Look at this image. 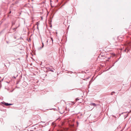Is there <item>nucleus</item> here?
I'll return each instance as SVG.
<instances>
[{"label": "nucleus", "instance_id": "nucleus-11", "mask_svg": "<svg viewBox=\"0 0 131 131\" xmlns=\"http://www.w3.org/2000/svg\"><path fill=\"white\" fill-rule=\"evenodd\" d=\"M51 71H52V72H53V70H51Z\"/></svg>", "mask_w": 131, "mask_h": 131}, {"label": "nucleus", "instance_id": "nucleus-13", "mask_svg": "<svg viewBox=\"0 0 131 131\" xmlns=\"http://www.w3.org/2000/svg\"><path fill=\"white\" fill-rule=\"evenodd\" d=\"M11 11H10V12H9V13H11Z\"/></svg>", "mask_w": 131, "mask_h": 131}, {"label": "nucleus", "instance_id": "nucleus-2", "mask_svg": "<svg viewBox=\"0 0 131 131\" xmlns=\"http://www.w3.org/2000/svg\"><path fill=\"white\" fill-rule=\"evenodd\" d=\"M90 105L91 106H96V105L95 104V103H91L90 104Z\"/></svg>", "mask_w": 131, "mask_h": 131}, {"label": "nucleus", "instance_id": "nucleus-5", "mask_svg": "<svg viewBox=\"0 0 131 131\" xmlns=\"http://www.w3.org/2000/svg\"><path fill=\"white\" fill-rule=\"evenodd\" d=\"M17 75H16V77H15V76H13V78H14L15 79V78H16V77H17Z\"/></svg>", "mask_w": 131, "mask_h": 131}, {"label": "nucleus", "instance_id": "nucleus-8", "mask_svg": "<svg viewBox=\"0 0 131 131\" xmlns=\"http://www.w3.org/2000/svg\"><path fill=\"white\" fill-rule=\"evenodd\" d=\"M79 100V99H78V98H77L76 99V100L77 101L78 100Z\"/></svg>", "mask_w": 131, "mask_h": 131}, {"label": "nucleus", "instance_id": "nucleus-14", "mask_svg": "<svg viewBox=\"0 0 131 131\" xmlns=\"http://www.w3.org/2000/svg\"><path fill=\"white\" fill-rule=\"evenodd\" d=\"M58 131H59V130H58Z\"/></svg>", "mask_w": 131, "mask_h": 131}, {"label": "nucleus", "instance_id": "nucleus-3", "mask_svg": "<svg viewBox=\"0 0 131 131\" xmlns=\"http://www.w3.org/2000/svg\"><path fill=\"white\" fill-rule=\"evenodd\" d=\"M46 54L47 55H48L49 54V53L48 52V51H46Z\"/></svg>", "mask_w": 131, "mask_h": 131}, {"label": "nucleus", "instance_id": "nucleus-10", "mask_svg": "<svg viewBox=\"0 0 131 131\" xmlns=\"http://www.w3.org/2000/svg\"><path fill=\"white\" fill-rule=\"evenodd\" d=\"M17 27H16V28H14V29H16V28H17Z\"/></svg>", "mask_w": 131, "mask_h": 131}, {"label": "nucleus", "instance_id": "nucleus-6", "mask_svg": "<svg viewBox=\"0 0 131 131\" xmlns=\"http://www.w3.org/2000/svg\"><path fill=\"white\" fill-rule=\"evenodd\" d=\"M12 25L13 26V25H14L15 24V23L14 22H12Z\"/></svg>", "mask_w": 131, "mask_h": 131}, {"label": "nucleus", "instance_id": "nucleus-12", "mask_svg": "<svg viewBox=\"0 0 131 131\" xmlns=\"http://www.w3.org/2000/svg\"><path fill=\"white\" fill-rule=\"evenodd\" d=\"M53 124V123H52V124Z\"/></svg>", "mask_w": 131, "mask_h": 131}, {"label": "nucleus", "instance_id": "nucleus-1", "mask_svg": "<svg viewBox=\"0 0 131 131\" xmlns=\"http://www.w3.org/2000/svg\"><path fill=\"white\" fill-rule=\"evenodd\" d=\"M12 105V104H9L7 103H5V105L6 106H8L9 105Z\"/></svg>", "mask_w": 131, "mask_h": 131}, {"label": "nucleus", "instance_id": "nucleus-7", "mask_svg": "<svg viewBox=\"0 0 131 131\" xmlns=\"http://www.w3.org/2000/svg\"><path fill=\"white\" fill-rule=\"evenodd\" d=\"M51 40H52V42H53V39L52 38V37H51Z\"/></svg>", "mask_w": 131, "mask_h": 131}, {"label": "nucleus", "instance_id": "nucleus-4", "mask_svg": "<svg viewBox=\"0 0 131 131\" xmlns=\"http://www.w3.org/2000/svg\"><path fill=\"white\" fill-rule=\"evenodd\" d=\"M115 93V92H111V94L112 95L114 93Z\"/></svg>", "mask_w": 131, "mask_h": 131}, {"label": "nucleus", "instance_id": "nucleus-9", "mask_svg": "<svg viewBox=\"0 0 131 131\" xmlns=\"http://www.w3.org/2000/svg\"><path fill=\"white\" fill-rule=\"evenodd\" d=\"M42 47H43V46H44V45H43V43H42Z\"/></svg>", "mask_w": 131, "mask_h": 131}]
</instances>
